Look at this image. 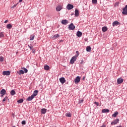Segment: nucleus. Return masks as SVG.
Wrapping results in <instances>:
<instances>
[{
  "label": "nucleus",
  "mask_w": 127,
  "mask_h": 127,
  "mask_svg": "<svg viewBox=\"0 0 127 127\" xmlns=\"http://www.w3.org/2000/svg\"><path fill=\"white\" fill-rule=\"evenodd\" d=\"M75 25H74V24H73L72 23H70L68 27V29H69V30H74V29H75Z\"/></svg>",
  "instance_id": "1"
},
{
  "label": "nucleus",
  "mask_w": 127,
  "mask_h": 127,
  "mask_svg": "<svg viewBox=\"0 0 127 127\" xmlns=\"http://www.w3.org/2000/svg\"><path fill=\"white\" fill-rule=\"evenodd\" d=\"M76 60H77V57L75 56L72 57L70 61V64H74V63H75V61H76Z\"/></svg>",
  "instance_id": "2"
},
{
  "label": "nucleus",
  "mask_w": 127,
  "mask_h": 127,
  "mask_svg": "<svg viewBox=\"0 0 127 127\" xmlns=\"http://www.w3.org/2000/svg\"><path fill=\"white\" fill-rule=\"evenodd\" d=\"M123 10L122 14L124 15H127V5H126L125 7L123 8Z\"/></svg>",
  "instance_id": "3"
},
{
  "label": "nucleus",
  "mask_w": 127,
  "mask_h": 127,
  "mask_svg": "<svg viewBox=\"0 0 127 127\" xmlns=\"http://www.w3.org/2000/svg\"><path fill=\"white\" fill-rule=\"evenodd\" d=\"M81 81V77L79 76H77L74 79V83L75 84H78Z\"/></svg>",
  "instance_id": "4"
},
{
  "label": "nucleus",
  "mask_w": 127,
  "mask_h": 127,
  "mask_svg": "<svg viewBox=\"0 0 127 127\" xmlns=\"http://www.w3.org/2000/svg\"><path fill=\"white\" fill-rule=\"evenodd\" d=\"M74 8V6L71 4H68L66 6V9H68V10H71V9H73Z\"/></svg>",
  "instance_id": "5"
},
{
  "label": "nucleus",
  "mask_w": 127,
  "mask_h": 127,
  "mask_svg": "<svg viewBox=\"0 0 127 127\" xmlns=\"http://www.w3.org/2000/svg\"><path fill=\"white\" fill-rule=\"evenodd\" d=\"M2 75L3 76H9V75H10V71L9 70L7 71H3L2 72Z\"/></svg>",
  "instance_id": "6"
},
{
  "label": "nucleus",
  "mask_w": 127,
  "mask_h": 127,
  "mask_svg": "<svg viewBox=\"0 0 127 127\" xmlns=\"http://www.w3.org/2000/svg\"><path fill=\"white\" fill-rule=\"evenodd\" d=\"M61 9H63V7L61 5H59L56 7V10L57 11H60Z\"/></svg>",
  "instance_id": "7"
},
{
  "label": "nucleus",
  "mask_w": 127,
  "mask_h": 127,
  "mask_svg": "<svg viewBox=\"0 0 127 127\" xmlns=\"http://www.w3.org/2000/svg\"><path fill=\"white\" fill-rule=\"evenodd\" d=\"M119 122H120V120H119V119H117L115 120H114L113 122H112L111 123V125H117V124H118V123H119Z\"/></svg>",
  "instance_id": "8"
},
{
  "label": "nucleus",
  "mask_w": 127,
  "mask_h": 127,
  "mask_svg": "<svg viewBox=\"0 0 127 127\" xmlns=\"http://www.w3.org/2000/svg\"><path fill=\"white\" fill-rule=\"evenodd\" d=\"M0 94L1 95V97H3L4 96V94L5 93H6V91H5V89H2V90L0 91Z\"/></svg>",
  "instance_id": "9"
},
{
  "label": "nucleus",
  "mask_w": 127,
  "mask_h": 127,
  "mask_svg": "<svg viewBox=\"0 0 127 127\" xmlns=\"http://www.w3.org/2000/svg\"><path fill=\"white\" fill-rule=\"evenodd\" d=\"M60 82H61L62 84H64V83L66 82V80H65V78L64 77H61L60 78Z\"/></svg>",
  "instance_id": "10"
},
{
  "label": "nucleus",
  "mask_w": 127,
  "mask_h": 127,
  "mask_svg": "<svg viewBox=\"0 0 127 127\" xmlns=\"http://www.w3.org/2000/svg\"><path fill=\"white\" fill-rule=\"evenodd\" d=\"M82 32L78 31L76 32V36H77V37H81V36H82Z\"/></svg>",
  "instance_id": "11"
},
{
  "label": "nucleus",
  "mask_w": 127,
  "mask_h": 127,
  "mask_svg": "<svg viewBox=\"0 0 127 127\" xmlns=\"http://www.w3.org/2000/svg\"><path fill=\"white\" fill-rule=\"evenodd\" d=\"M124 82V79L120 78L117 79L118 84H122Z\"/></svg>",
  "instance_id": "12"
},
{
  "label": "nucleus",
  "mask_w": 127,
  "mask_h": 127,
  "mask_svg": "<svg viewBox=\"0 0 127 127\" xmlns=\"http://www.w3.org/2000/svg\"><path fill=\"white\" fill-rule=\"evenodd\" d=\"M74 15L76 17H78V16H79V10L77 9L75 10Z\"/></svg>",
  "instance_id": "13"
},
{
  "label": "nucleus",
  "mask_w": 127,
  "mask_h": 127,
  "mask_svg": "<svg viewBox=\"0 0 127 127\" xmlns=\"http://www.w3.org/2000/svg\"><path fill=\"white\" fill-rule=\"evenodd\" d=\"M47 112V109L45 108H43L41 109V114L42 115H45V114H46Z\"/></svg>",
  "instance_id": "14"
},
{
  "label": "nucleus",
  "mask_w": 127,
  "mask_h": 127,
  "mask_svg": "<svg viewBox=\"0 0 127 127\" xmlns=\"http://www.w3.org/2000/svg\"><path fill=\"white\" fill-rule=\"evenodd\" d=\"M62 24H64V25H66V24H68V20L65 19V20H63L62 21Z\"/></svg>",
  "instance_id": "15"
},
{
  "label": "nucleus",
  "mask_w": 127,
  "mask_h": 127,
  "mask_svg": "<svg viewBox=\"0 0 127 127\" xmlns=\"http://www.w3.org/2000/svg\"><path fill=\"white\" fill-rule=\"evenodd\" d=\"M60 36L59 35V34H57L55 35L53 37V39L54 40H55V39H57V38H59Z\"/></svg>",
  "instance_id": "16"
},
{
  "label": "nucleus",
  "mask_w": 127,
  "mask_h": 127,
  "mask_svg": "<svg viewBox=\"0 0 127 127\" xmlns=\"http://www.w3.org/2000/svg\"><path fill=\"white\" fill-rule=\"evenodd\" d=\"M38 94V90H35L32 94L33 97L34 98V97H36V95Z\"/></svg>",
  "instance_id": "17"
},
{
  "label": "nucleus",
  "mask_w": 127,
  "mask_h": 127,
  "mask_svg": "<svg viewBox=\"0 0 127 127\" xmlns=\"http://www.w3.org/2000/svg\"><path fill=\"white\" fill-rule=\"evenodd\" d=\"M119 24H120V22H119V21H115L114 22H113V24L112 25L114 26H116L117 25H119Z\"/></svg>",
  "instance_id": "18"
},
{
  "label": "nucleus",
  "mask_w": 127,
  "mask_h": 127,
  "mask_svg": "<svg viewBox=\"0 0 127 127\" xmlns=\"http://www.w3.org/2000/svg\"><path fill=\"white\" fill-rule=\"evenodd\" d=\"M17 73L19 75H23V74H24V71H23L22 69H21L19 71H17Z\"/></svg>",
  "instance_id": "19"
},
{
  "label": "nucleus",
  "mask_w": 127,
  "mask_h": 127,
  "mask_svg": "<svg viewBox=\"0 0 127 127\" xmlns=\"http://www.w3.org/2000/svg\"><path fill=\"white\" fill-rule=\"evenodd\" d=\"M33 99H34V97L32 95L31 96H29L27 98V101H32Z\"/></svg>",
  "instance_id": "20"
},
{
  "label": "nucleus",
  "mask_w": 127,
  "mask_h": 127,
  "mask_svg": "<svg viewBox=\"0 0 127 127\" xmlns=\"http://www.w3.org/2000/svg\"><path fill=\"white\" fill-rule=\"evenodd\" d=\"M6 28H7V29H11V28H12V25H11V24H7Z\"/></svg>",
  "instance_id": "21"
},
{
  "label": "nucleus",
  "mask_w": 127,
  "mask_h": 127,
  "mask_svg": "<svg viewBox=\"0 0 127 127\" xmlns=\"http://www.w3.org/2000/svg\"><path fill=\"white\" fill-rule=\"evenodd\" d=\"M92 50V48H91V47L87 46L86 47V51L87 52H90V51Z\"/></svg>",
  "instance_id": "22"
},
{
  "label": "nucleus",
  "mask_w": 127,
  "mask_h": 127,
  "mask_svg": "<svg viewBox=\"0 0 127 127\" xmlns=\"http://www.w3.org/2000/svg\"><path fill=\"white\" fill-rule=\"evenodd\" d=\"M102 30L103 32H106V31H107V30H108V28L106 26L103 27L102 28Z\"/></svg>",
  "instance_id": "23"
},
{
  "label": "nucleus",
  "mask_w": 127,
  "mask_h": 127,
  "mask_svg": "<svg viewBox=\"0 0 127 127\" xmlns=\"http://www.w3.org/2000/svg\"><path fill=\"white\" fill-rule=\"evenodd\" d=\"M102 113H110V110L107 109H103Z\"/></svg>",
  "instance_id": "24"
},
{
  "label": "nucleus",
  "mask_w": 127,
  "mask_h": 127,
  "mask_svg": "<svg viewBox=\"0 0 127 127\" xmlns=\"http://www.w3.org/2000/svg\"><path fill=\"white\" fill-rule=\"evenodd\" d=\"M118 115H119V112L116 111L112 115V117H114V118H116L117 116H118Z\"/></svg>",
  "instance_id": "25"
},
{
  "label": "nucleus",
  "mask_w": 127,
  "mask_h": 127,
  "mask_svg": "<svg viewBox=\"0 0 127 127\" xmlns=\"http://www.w3.org/2000/svg\"><path fill=\"white\" fill-rule=\"evenodd\" d=\"M65 117H67V118H71V117H72V114L70 113H66Z\"/></svg>",
  "instance_id": "26"
},
{
  "label": "nucleus",
  "mask_w": 127,
  "mask_h": 127,
  "mask_svg": "<svg viewBox=\"0 0 127 127\" xmlns=\"http://www.w3.org/2000/svg\"><path fill=\"white\" fill-rule=\"evenodd\" d=\"M15 91H14V90H12L10 91V95H11V96H14V95H15Z\"/></svg>",
  "instance_id": "27"
},
{
  "label": "nucleus",
  "mask_w": 127,
  "mask_h": 127,
  "mask_svg": "<svg viewBox=\"0 0 127 127\" xmlns=\"http://www.w3.org/2000/svg\"><path fill=\"white\" fill-rule=\"evenodd\" d=\"M44 68L45 70H46V71H48L50 67L48 65H46L44 66Z\"/></svg>",
  "instance_id": "28"
},
{
  "label": "nucleus",
  "mask_w": 127,
  "mask_h": 127,
  "mask_svg": "<svg viewBox=\"0 0 127 127\" xmlns=\"http://www.w3.org/2000/svg\"><path fill=\"white\" fill-rule=\"evenodd\" d=\"M17 102L18 104H21L22 103H23V99H20V100H18Z\"/></svg>",
  "instance_id": "29"
},
{
  "label": "nucleus",
  "mask_w": 127,
  "mask_h": 127,
  "mask_svg": "<svg viewBox=\"0 0 127 127\" xmlns=\"http://www.w3.org/2000/svg\"><path fill=\"white\" fill-rule=\"evenodd\" d=\"M4 37V34L3 32H0V38Z\"/></svg>",
  "instance_id": "30"
},
{
  "label": "nucleus",
  "mask_w": 127,
  "mask_h": 127,
  "mask_svg": "<svg viewBox=\"0 0 127 127\" xmlns=\"http://www.w3.org/2000/svg\"><path fill=\"white\" fill-rule=\"evenodd\" d=\"M34 35H31L30 37V40H34Z\"/></svg>",
  "instance_id": "31"
},
{
  "label": "nucleus",
  "mask_w": 127,
  "mask_h": 127,
  "mask_svg": "<svg viewBox=\"0 0 127 127\" xmlns=\"http://www.w3.org/2000/svg\"><path fill=\"white\" fill-rule=\"evenodd\" d=\"M28 46L29 47V48H30V49H31V50H32L33 49V46L31 45H28Z\"/></svg>",
  "instance_id": "32"
},
{
  "label": "nucleus",
  "mask_w": 127,
  "mask_h": 127,
  "mask_svg": "<svg viewBox=\"0 0 127 127\" xmlns=\"http://www.w3.org/2000/svg\"><path fill=\"white\" fill-rule=\"evenodd\" d=\"M22 69H23L24 73H27L28 72V70L26 68L23 67Z\"/></svg>",
  "instance_id": "33"
},
{
  "label": "nucleus",
  "mask_w": 127,
  "mask_h": 127,
  "mask_svg": "<svg viewBox=\"0 0 127 127\" xmlns=\"http://www.w3.org/2000/svg\"><path fill=\"white\" fill-rule=\"evenodd\" d=\"M92 3L96 4L97 2H98V1L97 0H92Z\"/></svg>",
  "instance_id": "34"
},
{
  "label": "nucleus",
  "mask_w": 127,
  "mask_h": 127,
  "mask_svg": "<svg viewBox=\"0 0 127 127\" xmlns=\"http://www.w3.org/2000/svg\"><path fill=\"white\" fill-rule=\"evenodd\" d=\"M120 5V2H116L115 4V6H119Z\"/></svg>",
  "instance_id": "35"
},
{
  "label": "nucleus",
  "mask_w": 127,
  "mask_h": 127,
  "mask_svg": "<svg viewBox=\"0 0 127 127\" xmlns=\"http://www.w3.org/2000/svg\"><path fill=\"white\" fill-rule=\"evenodd\" d=\"M76 55H75L74 56H75V57H78V56H79V51H76Z\"/></svg>",
  "instance_id": "36"
},
{
  "label": "nucleus",
  "mask_w": 127,
  "mask_h": 127,
  "mask_svg": "<svg viewBox=\"0 0 127 127\" xmlns=\"http://www.w3.org/2000/svg\"><path fill=\"white\" fill-rule=\"evenodd\" d=\"M22 125H26V121H22L21 122Z\"/></svg>",
  "instance_id": "37"
},
{
  "label": "nucleus",
  "mask_w": 127,
  "mask_h": 127,
  "mask_svg": "<svg viewBox=\"0 0 127 127\" xmlns=\"http://www.w3.org/2000/svg\"><path fill=\"white\" fill-rule=\"evenodd\" d=\"M3 61V57H0V62H2Z\"/></svg>",
  "instance_id": "38"
},
{
  "label": "nucleus",
  "mask_w": 127,
  "mask_h": 127,
  "mask_svg": "<svg viewBox=\"0 0 127 127\" xmlns=\"http://www.w3.org/2000/svg\"><path fill=\"white\" fill-rule=\"evenodd\" d=\"M16 5H17V3L14 4L11 7L12 8H14V7H16Z\"/></svg>",
  "instance_id": "39"
},
{
  "label": "nucleus",
  "mask_w": 127,
  "mask_h": 127,
  "mask_svg": "<svg viewBox=\"0 0 127 127\" xmlns=\"http://www.w3.org/2000/svg\"><path fill=\"white\" fill-rule=\"evenodd\" d=\"M94 104L96 105L97 107H99V102H95Z\"/></svg>",
  "instance_id": "40"
},
{
  "label": "nucleus",
  "mask_w": 127,
  "mask_h": 127,
  "mask_svg": "<svg viewBox=\"0 0 127 127\" xmlns=\"http://www.w3.org/2000/svg\"><path fill=\"white\" fill-rule=\"evenodd\" d=\"M5 99H7V96H6L4 98H3L2 102H5Z\"/></svg>",
  "instance_id": "41"
},
{
  "label": "nucleus",
  "mask_w": 127,
  "mask_h": 127,
  "mask_svg": "<svg viewBox=\"0 0 127 127\" xmlns=\"http://www.w3.org/2000/svg\"><path fill=\"white\" fill-rule=\"evenodd\" d=\"M32 53H34V54L35 53V50H34V49H33L32 50Z\"/></svg>",
  "instance_id": "42"
},
{
  "label": "nucleus",
  "mask_w": 127,
  "mask_h": 127,
  "mask_svg": "<svg viewBox=\"0 0 127 127\" xmlns=\"http://www.w3.org/2000/svg\"><path fill=\"white\" fill-rule=\"evenodd\" d=\"M4 23H7V22H8V20H6L4 21Z\"/></svg>",
  "instance_id": "43"
},
{
  "label": "nucleus",
  "mask_w": 127,
  "mask_h": 127,
  "mask_svg": "<svg viewBox=\"0 0 127 127\" xmlns=\"http://www.w3.org/2000/svg\"><path fill=\"white\" fill-rule=\"evenodd\" d=\"M101 127H106V125L105 124H103L102 126H101Z\"/></svg>",
  "instance_id": "44"
},
{
  "label": "nucleus",
  "mask_w": 127,
  "mask_h": 127,
  "mask_svg": "<svg viewBox=\"0 0 127 127\" xmlns=\"http://www.w3.org/2000/svg\"><path fill=\"white\" fill-rule=\"evenodd\" d=\"M83 102H84L83 100H81L79 101V103H83Z\"/></svg>",
  "instance_id": "45"
},
{
  "label": "nucleus",
  "mask_w": 127,
  "mask_h": 127,
  "mask_svg": "<svg viewBox=\"0 0 127 127\" xmlns=\"http://www.w3.org/2000/svg\"><path fill=\"white\" fill-rule=\"evenodd\" d=\"M21 1H22V0H19V2H21Z\"/></svg>",
  "instance_id": "46"
},
{
  "label": "nucleus",
  "mask_w": 127,
  "mask_h": 127,
  "mask_svg": "<svg viewBox=\"0 0 127 127\" xmlns=\"http://www.w3.org/2000/svg\"><path fill=\"white\" fill-rule=\"evenodd\" d=\"M117 127H123L122 126H117Z\"/></svg>",
  "instance_id": "47"
},
{
  "label": "nucleus",
  "mask_w": 127,
  "mask_h": 127,
  "mask_svg": "<svg viewBox=\"0 0 127 127\" xmlns=\"http://www.w3.org/2000/svg\"><path fill=\"white\" fill-rule=\"evenodd\" d=\"M83 79H85V77H83Z\"/></svg>",
  "instance_id": "48"
},
{
  "label": "nucleus",
  "mask_w": 127,
  "mask_h": 127,
  "mask_svg": "<svg viewBox=\"0 0 127 127\" xmlns=\"http://www.w3.org/2000/svg\"><path fill=\"white\" fill-rule=\"evenodd\" d=\"M73 14H71V15H72Z\"/></svg>",
  "instance_id": "49"
}]
</instances>
